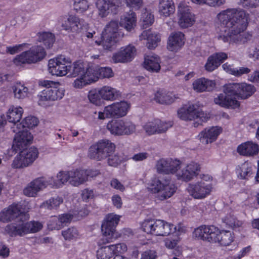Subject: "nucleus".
Segmentation results:
<instances>
[{"label": "nucleus", "instance_id": "obj_14", "mask_svg": "<svg viewBox=\"0 0 259 259\" xmlns=\"http://www.w3.org/2000/svg\"><path fill=\"white\" fill-rule=\"evenodd\" d=\"M71 62V60L69 58L64 55H59L49 60V71L53 75L65 76L67 74V68Z\"/></svg>", "mask_w": 259, "mask_h": 259}, {"label": "nucleus", "instance_id": "obj_27", "mask_svg": "<svg viewBox=\"0 0 259 259\" xmlns=\"http://www.w3.org/2000/svg\"><path fill=\"white\" fill-rule=\"evenodd\" d=\"M221 131V128L218 127L205 128L199 134V140L204 144L212 143L217 139Z\"/></svg>", "mask_w": 259, "mask_h": 259}, {"label": "nucleus", "instance_id": "obj_64", "mask_svg": "<svg viewBox=\"0 0 259 259\" xmlns=\"http://www.w3.org/2000/svg\"><path fill=\"white\" fill-rule=\"evenodd\" d=\"M114 254L122 253L127 249L126 245L124 243H118L110 245Z\"/></svg>", "mask_w": 259, "mask_h": 259}, {"label": "nucleus", "instance_id": "obj_56", "mask_svg": "<svg viewBox=\"0 0 259 259\" xmlns=\"http://www.w3.org/2000/svg\"><path fill=\"white\" fill-rule=\"evenodd\" d=\"M141 21L143 28H146L150 26L154 22V16L146 10L141 15Z\"/></svg>", "mask_w": 259, "mask_h": 259}, {"label": "nucleus", "instance_id": "obj_19", "mask_svg": "<svg viewBox=\"0 0 259 259\" xmlns=\"http://www.w3.org/2000/svg\"><path fill=\"white\" fill-rule=\"evenodd\" d=\"M137 55V49L135 46L129 45L121 47L116 53L113 54L112 60L114 63H126L131 62Z\"/></svg>", "mask_w": 259, "mask_h": 259}, {"label": "nucleus", "instance_id": "obj_18", "mask_svg": "<svg viewBox=\"0 0 259 259\" xmlns=\"http://www.w3.org/2000/svg\"><path fill=\"white\" fill-rule=\"evenodd\" d=\"M130 108L126 101L115 102L105 107L107 118H120L125 116Z\"/></svg>", "mask_w": 259, "mask_h": 259}, {"label": "nucleus", "instance_id": "obj_45", "mask_svg": "<svg viewBox=\"0 0 259 259\" xmlns=\"http://www.w3.org/2000/svg\"><path fill=\"white\" fill-rule=\"evenodd\" d=\"M159 236H167L176 231V227L172 224L168 223L164 221L159 220Z\"/></svg>", "mask_w": 259, "mask_h": 259}, {"label": "nucleus", "instance_id": "obj_4", "mask_svg": "<svg viewBox=\"0 0 259 259\" xmlns=\"http://www.w3.org/2000/svg\"><path fill=\"white\" fill-rule=\"evenodd\" d=\"M120 36L119 31V24L115 20L111 21L104 28L102 33L101 40L96 43L102 46L105 50L112 51L114 49L117 38Z\"/></svg>", "mask_w": 259, "mask_h": 259}, {"label": "nucleus", "instance_id": "obj_2", "mask_svg": "<svg viewBox=\"0 0 259 259\" xmlns=\"http://www.w3.org/2000/svg\"><path fill=\"white\" fill-rule=\"evenodd\" d=\"M150 191L157 194V197L163 200L171 197L176 192L177 187L168 176L153 177L149 185Z\"/></svg>", "mask_w": 259, "mask_h": 259}, {"label": "nucleus", "instance_id": "obj_33", "mask_svg": "<svg viewBox=\"0 0 259 259\" xmlns=\"http://www.w3.org/2000/svg\"><path fill=\"white\" fill-rule=\"evenodd\" d=\"M160 60L156 55H150L145 57L144 67L148 71L157 72L160 69Z\"/></svg>", "mask_w": 259, "mask_h": 259}, {"label": "nucleus", "instance_id": "obj_32", "mask_svg": "<svg viewBox=\"0 0 259 259\" xmlns=\"http://www.w3.org/2000/svg\"><path fill=\"white\" fill-rule=\"evenodd\" d=\"M73 219V215L70 213H64L58 218L54 217L50 221L52 229L60 230L64 226L70 224Z\"/></svg>", "mask_w": 259, "mask_h": 259}, {"label": "nucleus", "instance_id": "obj_26", "mask_svg": "<svg viewBox=\"0 0 259 259\" xmlns=\"http://www.w3.org/2000/svg\"><path fill=\"white\" fill-rule=\"evenodd\" d=\"M215 87L214 81L204 77L195 80L192 83L193 90L197 93L210 92Z\"/></svg>", "mask_w": 259, "mask_h": 259}, {"label": "nucleus", "instance_id": "obj_60", "mask_svg": "<svg viewBox=\"0 0 259 259\" xmlns=\"http://www.w3.org/2000/svg\"><path fill=\"white\" fill-rule=\"evenodd\" d=\"M74 9L77 12H83L88 9L89 5L87 0H73Z\"/></svg>", "mask_w": 259, "mask_h": 259}, {"label": "nucleus", "instance_id": "obj_12", "mask_svg": "<svg viewBox=\"0 0 259 259\" xmlns=\"http://www.w3.org/2000/svg\"><path fill=\"white\" fill-rule=\"evenodd\" d=\"M38 155V150L35 147L22 151L15 157L12 166L14 168L28 166L36 159Z\"/></svg>", "mask_w": 259, "mask_h": 259}, {"label": "nucleus", "instance_id": "obj_21", "mask_svg": "<svg viewBox=\"0 0 259 259\" xmlns=\"http://www.w3.org/2000/svg\"><path fill=\"white\" fill-rule=\"evenodd\" d=\"M120 4V0H97L96 3L99 15L102 18L115 14Z\"/></svg>", "mask_w": 259, "mask_h": 259}, {"label": "nucleus", "instance_id": "obj_29", "mask_svg": "<svg viewBox=\"0 0 259 259\" xmlns=\"http://www.w3.org/2000/svg\"><path fill=\"white\" fill-rule=\"evenodd\" d=\"M69 184L73 186H78L88 180V175L82 169L69 171Z\"/></svg>", "mask_w": 259, "mask_h": 259}, {"label": "nucleus", "instance_id": "obj_63", "mask_svg": "<svg viewBox=\"0 0 259 259\" xmlns=\"http://www.w3.org/2000/svg\"><path fill=\"white\" fill-rule=\"evenodd\" d=\"M239 4L244 8H256L259 6V0H240Z\"/></svg>", "mask_w": 259, "mask_h": 259}, {"label": "nucleus", "instance_id": "obj_13", "mask_svg": "<svg viewBox=\"0 0 259 259\" xmlns=\"http://www.w3.org/2000/svg\"><path fill=\"white\" fill-rule=\"evenodd\" d=\"M178 23L181 28L191 27L195 22L196 17L191 8L184 3H180L178 7Z\"/></svg>", "mask_w": 259, "mask_h": 259}, {"label": "nucleus", "instance_id": "obj_31", "mask_svg": "<svg viewBox=\"0 0 259 259\" xmlns=\"http://www.w3.org/2000/svg\"><path fill=\"white\" fill-rule=\"evenodd\" d=\"M237 152L243 156H254L259 152V146L252 142L241 144L237 147Z\"/></svg>", "mask_w": 259, "mask_h": 259}, {"label": "nucleus", "instance_id": "obj_1", "mask_svg": "<svg viewBox=\"0 0 259 259\" xmlns=\"http://www.w3.org/2000/svg\"><path fill=\"white\" fill-rule=\"evenodd\" d=\"M218 17L222 29L218 39L229 44L247 41L249 36L244 31L248 23V14L241 9H228L220 13Z\"/></svg>", "mask_w": 259, "mask_h": 259}, {"label": "nucleus", "instance_id": "obj_7", "mask_svg": "<svg viewBox=\"0 0 259 259\" xmlns=\"http://www.w3.org/2000/svg\"><path fill=\"white\" fill-rule=\"evenodd\" d=\"M46 55V52L42 47L33 46L29 50L17 55L13 60V62L17 66L35 63L44 59Z\"/></svg>", "mask_w": 259, "mask_h": 259}, {"label": "nucleus", "instance_id": "obj_53", "mask_svg": "<svg viewBox=\"0 0 259 259\" xmlns=\"http://www.w3.org/2000/svg\"><path fill=\"white\" fill-rule=\"evenodd\" d=\"M38 120L34 116H29L26 117L21 123V125L19 126V129H26V127L33 128L37 125Z\"/></svg>", "mask_w": 259, "mask_h": 259}, {"label": "nucleus", "instance_id": "obj_61", "mask_svg": "<svg viewBox=\"0 0 259 259\" xmlns=\"http://www.w3.org/2000/svg\"><path fill=\"white\" fill-rule=\"evenodd\" d=\"M219 66V65H218V63L211 55L208 58L207 62L205 65V69L209 72L213 71Z\"/></svg>", "mask_w": 259, "mask_h": 259}, {"label": "nucleus", "instance_id": "obj_34", "mask_svg": "<svg viewBox=\"0 0 259 259\" xmlns=\"http://www.w3.org/2000/svg\"><path fill=\"white\" fill-rule=\"evenodd\" d=\"M159 220L156 221L154 220H145L141 225V228L144 232L155 236H159Z\"/></svg>", "mask_w": 259, "mask_h": 259}, {"label": "nucleus", "instance_id": "obj_44", "mask_svg": "<svg viewBox=\"0 0 259 259\" xmlns=\"http://www.w3.org/2000/svg\"><path fill=\"white\" fill-rule=\"evenodd\" d=\"M38 40L39 42H42L47 48H50L55 41V36L52 33L44 32L39 33Z\"/></svg>", "mask_w": 259, "mask_h": 259}, {"label": "nucleus", "instance_id": "obj_57", "mask_svg": "<svg viewBox=\"0 0 259 259\" xmlns=\"http://www.w3.org/2000/svg\"><path fill=\"white\" fill-rule=\"evenodd\" d=\"M94 71L98 76V79L99 77L110 78L113 76L112 70L109 67H101L97 71Z\"/></svg>", "mask_w": 259, "mask_h": 259}, {"label": "nucleus", "instance_id": "obj_23", "mask_svg": "<svg viewBox=\"0 0 259 259\" xmlns=\"http://www.w3.org/2000/svg\"><path fill=\"white\" fill-rule=\"evenodd\" d=\"M17 132L14 140V145L21 149L32 143L33 136L26 129L17 128Z\"/></svg>", "mask_w": 259, "mask_h": 259}, {"label": "nucleus", "instance_id": "obj_58", "mask_svg": "<svg viewBox=\"0 0 259 259\" xmlns=\"http://www.w3.org/2000/svg\"><path fill=\"white\" fill-rule=\"evenodd\" d=\"M191 1L196 4H206L211 7L220 6L225 3V0H191Z\"/></svg>", "mask_w": 259, "mask_h": 259}, {"label": "nucleus", "instance_id": "obj_43", "mask_svg": "<svg viewBox=\"0 0 259 259\" xmlns=\"http://www.w3.org/2000/svg\"><path fill=\"white\" fill-rule=\"evenodd\" d=\"M52 178H49L48 180L43 178H39L34 180L31 183L32 186L38 193L46 188L48 186L52 185Z\"/></svg>", "mask_w": 259, "mask_h": 259}, {"label": "nucleus", "instance_id": "obj_15", "mask_svg": "<svg viewBox=\"0 0 259 259\" xmlns=\"http://www.w3.org/2000/svg\"><path fill=\"white\" fill-rule=\"evenodd\" d=\"M226 92L231 93L242 99H246L250 97L255 92V88L251 84L245 82L232 83L227 84Z\"/></svg>", "mask_w": 259, "mask_h": 259}, {"label": "nucleus", "instance_id": "obj_28", "mask_svg": "<svg viewBox=\"0 0 259 259\" xmlns=\"http://www.w3.org/2000/svg\"><path fill=\"white\" fill-rule=\"evenodd\" d=\"M184 34L181 32L171 33L168 38L167 49L170 51L179 50L184 45Z\"/></svg>", "mask_w": 259, "mask_h": 259}, {"label": "nucleus", "instance_id": "obj_39", "mask_svg": "<svg viewBox=\"0 0 259 259\" xmlns=\"http://www.w3.org/2000/svg\"><path fill=\"white\" fill-rule=\"evenodd\" d=\"M100 90L102 99L107 101H114L118 96L116 90L111 87L104 86Z\"/></svg>", "mask_w": 259, "mask_h": 259}, {"label": "nucleus", "instance_id": "obj_47", "mask_svg": "<svg viewBox=\"0 0 259 259\" xmlns=\"http://www.w3.org/2000/svg\"><path fill=\"white\" fill-rule=\"evenodd\" d=\"M63 202V199L59 197H52L44 202L41 205V207L49 209H56Z\"/></svg>", "mask_w": 259, "mask_h": 259}, {"label": "nucleus", "instance_id": "obj_11", "mask_svg": "<svg viewBox=\"0 0 259 259\" xmlns=\"http://www.w3.org/2000/svg\"><path fill=\"white\" fill-rule=\"evenodd\" d=\"M15 219L18 222H24L28 219L27 214L22 211L19 203H13L0 212V221L3 222H10Z\"/></svg>", "mask_w": 259, "mask_h": 259}, {"label": "nucleus", "instance_id": "obj_25", "mask_svg": "<svg viewBox=\"0 0 259 259\" xmlns=\"http://www.w3.org/2000/svg\"><path fill=\"white\" fill-rule=\"evenodd\" d=\"M23 109L21 107H15L12 106L9 109L7 113V119L10 122L14 123V125L12 127L14 132H17L19 126L21 125V123L19 122L22 114Z\"/></svg>", "mask_w": 259, "mask_h": 259}, {"label": "nucleus", "instance_id": "obj_3", "mask_svg": "<svg viewBox=\"0 0 259 259\" xmlns=\"http://www.w3.org/2000/svg\"><path fill=\"white\" fill-rule=\"evenodd\" d=\"M201 180L195 183H190L187 190L190 196L196 199H202L210 194L212 187L210 181L211 178L208 175H199Z\"/></svg>", "mask_w": 259, "mask_h": 259}, {"label": "nucleus", "instance_id": "obj_36", "mask_svg": "<svg viewBox=\"0 0 259 259\" xmlns=\"http://www.w3.org/2000/svg\"><path fill=\"white\" fill-rule=\"evenodd\" d=\"M175 12V6L172 0H159V12L165 17L169 16Z\"/></svg>", "mask_w": 259, "mask_h": 259}, {"label": "nucleus", "instance_id": "obj_22", "mask_svg": "<svg viewBox=\"0 0 259 259\" xmlns=\"http://www.w3.org/2000/svg\"><path fill=\"white\" fill-rule=\"evenodd\" d=\"M85 23L82 19L75 15H70L67 20L62 23L61 26L65 30L68 32L79 33L85 27Z\"/></svg>", "mask_w": 259, "mask_h": 259}, {"label": "nucleus", "instance_id": "obj_20", "mask_svg": "<svg viewBox=\"0 0 259 259\" xmlns=\"http://www.w3.org/2000/svg\"><path fill=\"white\" fill-rule=\"evenodd\" d=\"M200 170V167L197 163L192 162L184 166L181 165V168L177 174V178L179 180L188 182L197 177Z\"/></svg>", "mask_w": 259, "mask_h": 259}, {"label": "nucleus", "instance_id": "obj_54", "mask_svg": "<svg viewBox=\"0 0 259 259\" xmlns=\"http://www.w3.org/2000/svg\"><path fill=\"white\" fill-rule=\"evenodd\" d=\"M88 98L92 103L96 105H100L102 99L100 95V90L95 89L90 91L88 94Z\"/></svg>", "mask_w": 259, "mask_h": 259}, {"label": "nucleus", "instance_id": "obj_49", "mask_svg": "<svg viewBox=\"0 0 259 259\" xmlns=\"http://www.w3.org/2000/svg\"><path fill=\"white\" fill-rule=\"evenodd\" d=\"M233 241V237L230 231H221L217 243L221 245H229Z\"/></svg>", "mask_w": 259, "mask_h": 259}, {"label": "nucleus", "instance_id": "obj_59", "mask_svg": "<svg viewBox=\"0 0 259 259\" xmlns=\"http://www.w3.org/2000/svg\"><path fill=\"white\" fill-rule=\"evenodd\" d=\"M224 222L229 227L236 228L241 226L242 224L241 221L237 220L233 215L227 216L224 219Z\"/></svg>", "mask_w": 259, "mask_h": 259}, {"label": "nucleus", "instance_id": "obj_8", "mask_svg": "<svg viewBox=\"0 0 259 259\" xmlns=\"http://www.w3.org/2000/svg\"><path fill=\"white\" fill-rule=\"evenodd\" d=\"M107 128L115 136H129L136 133L137 126L128 119H112L107 123Z\"/></svg>", "mask_w": 259, "mask_h": 259}, {"label": "nucleus", "instance_id": "obj_51", "mask_svg": "<svg viewBox=\"0 0 259 259\" xmlns=\"http://www.w3.org/2000/svg\"><path fill=\"white\" fill-rule=\"evenodd\" d=\"M62 235L66 240H75L79 238V233L76 228L71 227L62 231Z\"/></svg>", "mask_w": 259, "mask_h": 259}, {"label": "nucleus", "instance_id": "obj_10", "mask_svg": "<svg viewBox=\"0 0 259 259\" xmlns=\"http://www.w3.org/2000/svg\"><path fill=\"white\" fill-rule=\"evenodd\" d=\"M115 146L109 140H102L96 144L90 147L89 156L92 159L101 160L112 153L115 150Z\"/></svg>", "mask_w": 259, "mask_h": 259}, {"label": "nucleus", "instance_id": "obj_55", "mask_svg": "<svg viewBox=\"0 0 259 259\" xmlns=\"http://www.w3.org/2000/svg\"><path fill=\"white\" fill-rule=\"evenodd\" d=\"M168 159H160L158 160L156 164L157 171L159 174H165L168 175Z\"/></svg>", "mask_w": 259, "mask_h": 259}, {"label": "nucleus", "instance_id": "obj_37", "mask_svg": "<svg viewBox=\"0 0 259 259\" xmlns=\"http://www.w3.org/2000/svg\"><path fill=\"white\" fill-rule=\"evenodd\" d=\"M214 226H201L195 229L193 232V236L204 241H208L209 239L207 237L210 236L212 231V228Z\"/></svg>", "mask_w": 259, "mask_h": 259}, {"label": "nucleus", "instance_id": "obj_38", "mask_svg": "<svg viewBox=\"0 0 259 259\" xmlns=\"http://www.w3.org/2000/svg\"><path fill=\"white\" fill-rule=\"evenodd\" d=\"M176 97L169 92L159 91L156 92L155 99L157 102L162 104H170L175 101Z\"/></svg>", "mask_w": 259, "mask_h": 259}, {"label": "nucleus", "instance_id": "obj_50", "mask_svg": "<svg viewBox=\"0 0 259 259\" xmlns=\"http://www.w3.org/2000/svg\"><path fill=\"white\" fill-rule=\"evenodd\" d=\"M52 178V184L51 185L53 186L60 187V186L62 184H64L67 182L69 183V171L59 172L57 176V180L56 181H54L53 178Z\"/></svg>", "mask_w": 259, "mask_h": 259}, {"label": "nucleus", "instance_id": "obj_41", "mask_svg": "<svg viewBox=\"0 0 259 259\" xmlns=\"http://www.w3.org/2000/svg\"><path fill=\"white\" fill-rule=\"evenodd\" d=\"M252 167L250 163L245 162L237 169L238 177L241 179H247L252 174Z\"/></svg>", "mask_w": 259, "mask_h": 259}, {"label": "nucleus", "instance_id": "obj_42", "mask_svg": "<svg viewBox=\"0 0 259 259\" xmlns=\"http://www.w3.org/2000/svg\"><path fill=\"white\" fill-rule=\"evenodd\" d=\"M67 74L71 77H76L77 75H81V74L85 73L83 65L81 63L75 62L71 64L69 63L68 65Z\"/></svg>", "mask_w": 259, "mask_h": 259}, {"label": "nucleus", "instance_id": "obj_62", "mask_svg": "<svg viewBox=\"0 0 259 259\" xmlns=\"http://www.w3.org/2000/svg\"><path fill=\"white\" fill-rule=\"evenodd\" d=\"M110 153L108 159V163L109 165L116 167L122 161L121 158L117 154Z\"/></svg>", "mask_w": 259, "mask_h": 259}, {"label": "nucleus", "instance_id": "obj_9", "mask_svg": "<svg viewBox=\"0 0 259 259\" xmlns=\"http://www.w3.org/2000/svg\"><path fill=\"white\" fill-rule=\"evenodd\" d=\"M42 228V224L36 221H31L26 223L22 222L19 224H11L5 228V231L11 236H23L28 233L38 232Z\"/></svg>", "mask_w": 259, "mask_h": 259}, {"label": "nucleus", "instance_id": "obj_35", "mask_svg": "<svg viewBox=\"0 0 259 259\" xmlns=\"http://www.w3.org/2000/svg\"><path fill=\"white\" fill-rule=\"evenodd\" d=\"M137 18L136 14L133 12L126 14L121 18L120 24L126 30L131 31L136 26Z\"/></svg>", "mask_w": 259, "mask_h": 259}, {"label": "nucleus", "instance_id": "obj_17", "mask_svg": "<svg viewBox=\"0 0 259 259\" xmlns=\"http://www.w3.org/2000/svg\"><path fill=\"white\" fill-rule=\"evenodd\" d=\"M172 126L171 121H163L158 119L149 120L143 125V128L148 135L165 133Z\"/></svg>", "mask_w": 259, "mask_h": 259}, {"label": "nucleus", "instance_id": "obj_40", "mask_svg": "<svg viewBox=\"0 0 259 259\" xmlns=\"http://www.w3.org/2000/svg\"><path fill=\"white\" fill-rule=\"evenodd\" d=\"M12 91L15 98L22 99L27 97L28 89L23 84L17 82L12 87Z\"/></svg>", "mask_w": 259, "mask_h": 259}, {"label": "nucleus", "instance_id": "obj_48", "mask_svg": "<svg viewBox=\"0 0 259 259\" xmlns=\"http://www.w3.org/2000/svg\"><path fill=\"white\" fill-rule=\"evenodd\" d=\"M113 255V250L110 245L101 247L97 251L98 259H110Z\"/></svg>", "mask_w": 259, "mask_h": 259}, {"label": "nucleus", "instance_id": "obj_6", "mask_svg": "<svg viewBox=\"0 0 259 259\" xmlns=\"http://www.w3.org/2000/svg\"><path fill=\"white\" fill-rule=\"evenodd\" d=\"M40 84L47 88L38 95L39 105L46 107L47 106V102L60 100L63 97L64 90L63 89L52 87L55 85V82L51 80H44L41 81Z\"/></svg>", "mask_w": 259, "mask_h": 259}, {"label": "nucleus", "instance_id": "obj_46", "mask_svg": "<svg viewBox=\"0 0 259 259\" xmlns=\"http://www.w3.org/2000/svg\"><path fill=\"white\" fill-rule=\"evenodd\" d=\"M115 227L112 226V225L107 224L105 222L102 224L101 227L102 234L104 235V237H108V238H106L104 239L103 238V243H108L109 242V239H110L113 236L115 231Z\"/></svg>", "mask_w": 259, "mask_h": 259}, {"label": "nucleus", "instance_id": "obj_24", "mask_svg": "<svg viewBox=\"0 0 259 259\" xmlns=\"http://www.w3.org/2000/svg\"><path fill=\"white\" fill-rule=\"evenodd\" d=\"M98 76L95 73L94 69L92 68H88L85 73L81 74L73 82V87L75 88L81 89L87 84L96 81Z\"/></svg>", "mask_w": 259, "mask_h": 259}, {"label": "nucleus", "instance_id": "obj_16", "mask_svg": "<svg viewBox=\"0 0 259 259\" xmlns=\"http://www.w3.org/2000/svg\"><path fill=\"white\" fill-rule=\"evenodd\" d=\"M227 84L224 86L223 93L217 95L213 99L215 104L225 108L235 109L240 103L231 93L226 92Z\"/></svg>", "mask_w": 259, "mask_h": 259}, {"label": "nucleus", "instance_id": "obj_52", "mask_svg": "<svg viewBox=\"0 0 259 259\" xmlns=\"http://www.w3.org/2000/svg\"><path fill=\"white\" fill-rule=\"evenodd\" d=\"M182 162L178 159H168V174H175L177 177V174L181 168Z\"/></svg>", "mask_w": 259, "mask_h": 259}, {"label": "nucleus", "instance_id": "obj_5", "mask_svg": "<svg viewBox=\"0 0 259 259\" xmlns=\"http://www.w3.org/2000/svg\"><path fill=\"white\" fill-rule=\"evenodd\" d=\"M178 117L184 121L198 120L194 123L195 127L201 124L203 122L207 121L208 117L196 104H190L183 106L177 111Z\"/></svg>", "mask_w": 259, "mask_h": 259}, {"label": "nucleus", "instance_id": "obj_30", "mask_svg": "<svg viewBox=\"0 0 259 259\" xmlns=\"http://www.w3.org/2000/svg\"><path fill=\"white\" fill-rule=\"evenodd\" d=\"M140 39L141 40L146 39L147 40L146 45L149 49L155 48L160 40L159 35L152 31L150 29L143 31L140 35Z\"/></svg>", "mask_w": 259, "mask_h": 259}]
</instances>
